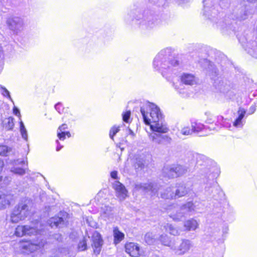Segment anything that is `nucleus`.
<instances>
[{
    "label": "nucleus",
    "instance_id": "1",
    "mask_svg": "<svg viewBox=\"0 0 257 257\" xmlns=\"http://www.w3.org/2000/svg\"><path fill=\"white\" fill-rule=\"evenodd\" d=\"M149 125L150 129L154 133L165 134L169 131V128L165 125L160 124L159 122H154ZM151 139L152 141L157 145L169 143L171 140L168 136H163L161 134H156L151 135Z\"/></svg>",
    "mask_w": 257,
    "mask_h": 257
},
{
    "label": "nucleus",
    "instance_id": "2",
    "mask_svg": "<svg viewBox=\"0 0 257 257\" xmlns=\"http://www.w3.org/2000/svg\"><path fill=\"white\" fill-rule=\"evenodd\" d=\"M28 204L24 202H20L12 210L10 214V221L13 223H17L24 220L29 212Z\"/></svg>",
    "mask_w": 257,
    "mask_h": 257
},
{
    "label": "nucleus",
    "instance_id": "3",
    "mask_svg": "<svg viewBox=\"0 0 257 257\" xmlns=\"http://www.w3.org/2000/svg\"><path fill=\"white\" fill-rule=\"evenodd\" d=\"M141 112L143 115L144 123L150 125L154 122H159L161 117L160 109L156 106L149 107L147 110L144 107H141Z\"/></svg>",
    "mask_w": 257,
    "mask_h": 257
},
{
    "label": "nucleus",
    "instance_id": "4",
    "mask_svg": "<svg viewBox=\"0 0 257 257\" xmlns=\"http://www.w3.org/2000/svg\"><path fill=\"white\" fill-rule=\"evenodd\" d=\"M44 244L42 240L34 242L32 240L24 239L20 241L19 248L24 252L31 253L42 249Z\"/></svg>",
    "mask_w": 257,
    "mask_h": 257
},
{
    "label": "nucleus",
    "instance_id": "5",
    "mask_svg": "<svg viewBox=\"0 0 257 257\" xmlns=\"http://www.w3.org/2000/svg\"><path fill=\"white\" fill-rule=\"evenodd\" d=\"M40 230L35 227L28 225H18L15 229L14 235L17 237H22L25 236H31L39 234Z\"/></svg>",
    "mask_w": 257,
    "mask_h": 257
},
{
    "label": "nucleus",
    "instance_id": "6",
    "mask_svg": "<svg viewBox=\"0 0 257 257\" xmlns=\"http://www.w3.org/2000/svg\"><path fill=\"white\" fill-rule=\"evenodd\" d=\"M124 249L130 257H141L144 253L140 245L135 242L126 241L124 244Z\"/></svg>",
    "mask_w": 257,
    "mask_h": 257
},
{
    "label": "nucleus",
    "instance_id": "7",
    "mask_svg": "<svg viewBox=\"0 0 257 257\" xmlns=\"http://www.w3.org/2000/svg\"><path fill=\"white\" fill-rule=\"evenodd\" d=\"M90 240L93 253L98 255L100 254L104 243L102 236L98 231H94L92 233Z\"/></svg>",
    "mask_w": 257,
    "mask_h": 257
},
{
    "label": "nucleus",
    "instance_id": "8",
    "mask_svg": "<svg viewBox=\"0 0 257 257\" xmlns=\"http://www.w3.org/2000/svg\"><path fill=\"white\" fill-rule=\"evenodd\" d=\"M187 170L178 164L173 165L165 173L164 177L168 179L179 177L186 173Z\"/></svg>",
    "mask_w": 257,
    "mask_h": 257
},
{
    "label": "nucleus",
    "instance_id": "9",
    "mask_svg": "<svg viewBox=\"0 0 257 257\" xmlns=\"http://www.w3.org/2000/svg\"><path fill=\"white\" fill-rule=\"evenodd\" d=\"M113 188L116 193L118 197L124 199L127 196V190L125 186L120 182H115L113 185Z\"/></svg>",
    "mask_w": 257,
    "mask_h": 257
},
{
    "label": "nucleus",
    "instance_id": "10",
    "mask_svg": "<svg viewBox=\"0 0 257 257\" xmlns=\"http://www.w3.org/2000/svg\"><path fill=\"white\" fill-rule=\"evenodd\" d=\"M67 129H68V125L66 123H63L59 126L57 136L60 140L64 141L66 138H69L71 137L69 131H65Z\"/></svg>",
    "mask_w": 257,
    "mask_h": 257
},
{
    "label": "nucleus",
    "instance_id": "11",
    "mask_svg": "<svg viewBox=\"0 0 257 257\" xmlns=\"http://www.w3.org/2000/svg\"><path fill=\"white\" fill-rule=\"evenodd\" d=\"M180 80L183 84L187 85H193L197 83L195 76L190 73H183L180 77Z\"/></svg>",
    "mask_w": 257,
    "mask_h": 257
},
{
    "label": "nucleus",
    "instance_id": "12",
    "mask_svg": "<svg viewBox=\"0 0 257 257\" xmlns=\"http://www.w3.org/2000/svg\"><path fill=\"white\" fill-rule=\"evenodd\" d=\"M113 243L117 245L122 241L125 238V234L121 232L117 226L113 228Z\"/></svg>",
    "mask_w": 257,
    "mask_h": 257
},
{
    "label": "nucleus",
    "instance_id": "13",
    "mask_svg": "<svg viewBox=\"0 0 257 257\" xmlns=\"http://www.w3.org/2000/svg\"><path fill=\"white\" fill-rule=\"evenodd\" d=\"M55 108L60 114H64V116L62 118L63 120H64L65 117H68L72 115L69 108L65 107L61 102H58L55 105Z\"/></svg>",
    "mask_w": 257,
    "mask_h": 257
},
{
    "label": "nucleus",
    "instance_id": "14",
    "mask_svg": "<svg viewBox=\"0 0 257 257\" xmlns=\"http://www.w3.org/2000/svg\"><path fill=\"white\" fill-rule=\"evenodd\" d=\"M206 121L208 124H214L216 126H221L223 125L224 117L222 116L212 115L208 117Z\"/></svg>",
    "mask_w": 257,
    "mask_h": 257
},
{
    "label": "nucleus",
    "instance_id": "15",
    "mask_svg": "<svg viewBox=\"0 0 257 257\" xmlns=\"http://www.w3.org/2000/svg\"><path fill=\"white\" fill-rule=\"evenodd\" d=\"M14 201V197L10 194L0 195V204L3 206H10Z\"/></svg>",
    "mask_w": 257,
    "mask_h": 257
},
{
    "label": "nucleus",
    "instance_id": "16",
    "mask_svg": "<svg viewBox=\"0 0 257 257\" xmlns=\"http://www.w3.org/2000/svg\"><path fill=\"white\" fill-rule=\"evenodd\" d=\"M191 244L190 241L188 240L183 239L180 244L178 250L179 251L180 254H183L187 252L190 248Z\"/></svg>",
    "mask_w": 257,
    "mask_h": 257
},
{
    "label": "nucleus",
    "instance_id": "17",
    "mask_svg": "<svg viewBox=\"0 0 257 257\" xmlns=\"http://www.w3.org/2000/svg\"><path fill=\"white\" fill-rule=\"evenodd\" d=\"M198 225L196 220L193 218L186 220L184 224V227L188 231L196 229Z\"/></svg>",
    "mask_w": 257,
    "mask_h": 257
},
{
    "label": "nucleus",
    "instance_id": "18",
    "mask_svg": "<svg viewBox=\"0 0 257 257\" xmlns=\"http://www.w3.org/2000/svg\"><path fill=\"white\" fill-rule=\"evenodd\" d=\"M238 116L235 119L233 123L234 126L237 127L242 124V119L244 117L245 114V110L243 108H239L238 110Z\"/></svg>",
    "mask_w": 257,
    "mask_h": 257
},
{
    "label": "nucleus",
    "instance_id": "19",
    "mask_svg": "<svg viewBox=\"0 0 257 257\" xmlns=\"http://www.w3.org/2000/svg\"><path fill=\"white\" fill-rule=\"evenodd\" d=\"M3 125L7 130H13L14 126V118L12 116L6 118L3 122Z\"/></svg>",
    "mask_w": 257,
    "mask_h": 257
},
{
    "label": "nucleus",
    "instance_id": "20",
    "mask_svg": "<svg viewBox=\"0 0 257 257\" xmlns=\"http://www.w3.org/2000/svg\"><path fill=\"white\" fill-rule=\"evenodd\" d=\"M188 193V190L184 185H179L175 192V196L178 197L184 196Z\"/></svg>",
    "mask_w": 257,
    "mask_h": 257
},
{
    "label": "nucleus",
    "instance_id": "21",
    "mask_svg": "<svg viewBox=\"0 0 257 257\" xmlns=\"http://www.w3.org/2000/svg\"><path fill=\"white\" fill-rule=\"evenodd\" d=\"M158 240L164 246H170L172 244L171 240L166 234L161 235L158 238Z\"/></svg>",
    "mask_w": 257,
    "mask_h": 257
},
{
    "label": "nucleus",
    "instance_id": "22",
    "mask_svg": "<svg viewBox=\"0 0 257 257\" xmlns=\"http://www.w3.org/2000/svg\"><path fill=\"white\" fill-rule=\"evenodd\" d=\"M77 248L78 250L80 251H84L87 249V240L85 237L79 241L77 245Z\"/></svg>",
    "mask_w": 257,
    "mask_h": 257
},
{
    "label": "nucleus",
    "instance_id": "23",
    "mask_svg": "<svg viewBox=\"0 0 257 257\" xmlns=\"http://www.w3.org/2000/svg\"><path fill=\"white\" fill-rule=\"evenodd\" d=\"M203 129V125L197 122H193L191 124V130L192 133H198Z\"/></svg>",
    "mask_w": 257,
    "mask_h": 257
},
{
    "label": "nucleus",
    "instance_id": "24",
    "mask_svg": "<svg viewBox=\"0 0 257 257\" xmlns=\"http://www.w3.org/2000/svg\"><path fill=\"white\" fill-rule=\"evenodd\" d=\"M64 219L63 217L59 216H55L53 218V220L51 221V225L58 226L59 225L63 224Z\"/></svg>",
    "mask_w": 257,
    "mask_h": 257
},
{
    "label": "nucleus",
    "instance_id": "25",
    "mask_svg": "<svg viewBox=\"0 0 257 257\" xmlns=\"http://www.w3.org/2000/svg\"><path fill=\"white\" fill-rule=\"evenodd\" d=\"M120 131V127L119 126L114 125L110 130L109 135V137L112 140H114V136Z\"/></svg>",
    "mask_w": 257,
    "mask_h": 257
},
{
    "label": "nucleus",
    "instance_id": "26",
    "mask_svg": "<svg viewBox=\"0 0 257 257\" xmlns=\"http://www.w3.org/2000/svg\"><path fill=\"white\" fill-rule=\"evenodd\" d=\"M166 230H168L171 234L176 235L178 234V230L171 224H167L165 226Z\"/></svg>",
    "mask_w": 257,
    "mask_h": 257
},
{
    "label": "nucleus",
    "instance_id": "27",
    "mask_svg": "<svg viewBox=\"0 0 257 257\" xmlns=\"http://www.w3.org/2000/svg\"><path fill=\"white\" fill-rule=\"evenodd\" d=\"M20 132L22 135V136L25 139H27V131L25 127L23 122L22 121H20Z\"/></svg>",
    "mask_w": 257,
    "mask_h": 257
},
{
    "label": "nucleus",
    "instance_id": "28",
    "mask_svg": "<svg viewBox=\"0 0 257 257\" xmlns=\"http://www.w3.org/2000/svg\"><path fill=\"white\" fill-rule=\"evenodd\" d=\"M131 115V112L130 110H127L122 114V120L126 123L130 122L129 119Z\"/></svg>",
    "mask_w": 257,
    "mask_h": 257
},
{
    "label": "nucleus",
    "instance_id": "29",
    "mask_svg": "<svg viewBox=\"0 0 257 257\" xmlns=\"http://www.w3.org/2000/svg\"><path fill=\"white\" fill-rule=\"evenodd\" d=\"M9 151L8 147L5 145L0 146V155L1 156H7L8 153Z\"/></svg>",
    "mask_w": 257,
    "mask_h": 257
},
{
    "label": "nucleus",
    "instance_id": "30",
    "mask_svg": "<svg viewBox=\"0 0 257 257\" xmlns=\"http://www.w3.org/2000/svg\"><path fill=\"white\" fill-rule=\"evenodd\" d=\"M181 133L183 135H189L192 133V131L189 126L184 127L181 130Z\"/></svg>",
    "mask_w": 257,
    "mask_h": 257
},
{
    "label": "nucleus",
    "instance_id": "31",
    "mask_svg": "<svg viewBox=\"0 0 257 257\" xmlns=\"http://www.w3.org/2000/svg\"><path fill=\"white\" fill-rule=\"evenodd\" d=\"M184 209H187L189 211H191L194 209V204L192 202H187L183 205Z\"/></svg>",
    "mask_w": 257,
    "mask_h": 257
},
{
    "label": "nucleus",
    "instance_id": "32",
    "mask_svg": "<svg viewBox=\"0 0 257 257\" xmlns=\"http://www.w3.org/2000/svg\"><path fill=\"white\" fill-rule=\"evenodd\" d=\"M14 172L19 175H23L25 173V170L23 168H18L14 170Z\"/></svg>",
    "mask_w": 257,
    "mask_h": 257
},
{
    "label": "nucleus",
    "instance_id": "33",
    "mask_svg": "<svg viewBox=\"0 0 257 257\" xmlns=\"http://www.w3.org/2000/svg\"><path fill=\"white\" fill-rule=\"evenodd\" d=\"M13 112L14 114L17 115L18 117H19V118L21 117V115L19 109L17 107L14 106L13 107Z\"/></svg>",
    "mask_w": 257,
    "mask_h": 257
},
{
    "label": "nucleus",
    "instance_id": "34",
    "mask_svg": "<svg viewBox=\"0 0 257 257\" xmlns=\"http://www.w3.org/2000/svg\"><path fill=\"white\" fill-rule=\"evenodd\" d=\"M135 189L136 190H145L147 189V188L146 187H144L142 184H137L135 186Z\"/></svg>",
    "mask_w": 257,
    "mask_h": 257
},
{
    "label": "nucleus",
    "instance_id": "35",
    "mask_svg": "<svg viewBox=\"0 0 257 257\" xmlns=\"http://www.w3.org/2000/svg\"><path fill=\"white\" fill-rule=\"evenodd\" d=\"M110 176L112 178L116 179L117 178V172L116 171H113L110 173Z\"/></svg>",
    "mask_w": 257,
    "mask_h": 257
},
{
    "label": "nucleus",
    "instance_id": "36",
    "mask_svg": "<svg viewBox=\"0 0 257 257\" xmlns=\"http://www.w3.org/2000/svg\"><path fill=\"white\" fill-rule=\"evenodd\" d=\"M197 163H199V165H202V163H200V162L201 161H202V163H203L204 161V158H203V156H199L197 158Z\"/></svg>",
    "mask_w": 257,
    "mask_h": 257
},
{
    "label": "nucleus",
    "instance_id": "37",
    "mask_svg": "<svg viewBox=\"0 0 257 257\" xmlns=\"http://www.w3.org/2000/svg\"><path fill=\"white\" fill-rule=\"evenodd\" d=\"M4 166V162L2 160H0V170L2 169Z\"/></svg>",
    "mask_w": 257,
    "mask_h": 257
},
{
    "label": "nucleus",
    "instance_id": "38",
    "mask_svg": "<svg viewBox=\"0 0 257 257\" xmlns=\"http://www.w3.org/2000/svg\"><path fill=\"white\" fill-rule=\"evenodd\" d=\"M62 148H63L62 146H58L56 148V151H59Z\"/></svg>",
    "mask_w": 257,
    "mask_h": 257
},
{
    "label": "nucleus",
    "instance_id": "39",
    "mask_svg": "<svg viewBox=\"0 0 257 257\" xmlns=\"http://www.w3.org/2000/svg\"><path fill=\"white\" fill-rule=\"evenodd\" d=\"M170 217H171V218H173V219L174 220H175V221H179V220H180L179 218H175V217H173L172 216H170Z\"/></svg>",
    "mask_w": 257,
    "mask_h": 257
},
{
    "label": "nucleus",
    "instance_id": "40",
    "mask_svg": "<svg viewBox=\"0 0 257 257\" xmlns=\"http://www.w3.org/2000/svg\"><path fill=\"white\" fill-rule=\"evenodd\" d=\"M6 94H7L8 95V96L9 97H10V93H9V92L7 90H6Z\"/></svg>",
    "mask_w": 257,
    "mask_h": 257
}]
</instances>
